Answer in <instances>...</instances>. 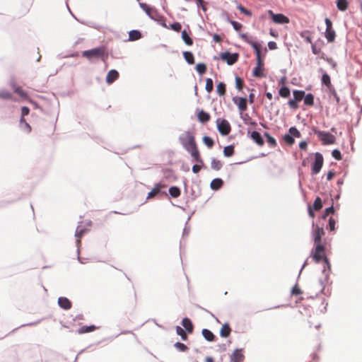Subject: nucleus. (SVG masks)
<instances>
[{
	"label": "nucleus",
	"mask_w": 362,
	"mask_h": 362,
	"mask_svg": "<svg viewBox=\"0 0 362 362\" xmlns=\"http://www.w3.org/2000/svg\"><path fill=\"white\" fill-rule=\"evenodd\" d=\"M325 232L323 227L317 225L313 226L312 236L315 245V248L312 252V258L318 263L323 260L325 263L329 264V260L325 255V240H322Z\"/></svg>",
	"instance_id": "obj_1"
},
{
	"label": "nucleus",
	"mask_w": 362,
	"mask_h": 362,
	"mask_svg": "<svg viewBox=\"0 0 362 362\" xmlns=\"http://www.w3.org/2000/svg\"><path fill=\"white\" fill-rule=\"evenodd\" d=\"M179 141L184 148L191 155L194 161L199 163H203V160L201 158L194 135L192 132H185L180 136Z\"/></svg>",
	"instance_id": "obj_2"
},
{
	"label": "nucleus",
	"mask_w": 362,
	"mask_h": 362,
	"mask_svg": "<svg viewBox=\"0 0 362 362\" xmlns=\"http://www.w3.org/2000/svg\"><path fill=\"white\" fill-rule=\"evenodd\" d=\"M82 56L88 59L90 62L101 60L105 62L107 58V52L105 46L97 47L90 49L84 50Z\"/></svg>",
	"instance_id": "obj_3"
},
{
	"label": "nucleus",
	"mask_w": 362,
	"mask_h": 362,
	"mask_svg": "<svg viewBox=\"0 0 362 362\" xmlns=\"http://www.w3.org/2000/svg\"><path fill=\"white\" fill-rule=\"evenodd\" d=\"M313 131L321 141L322 145H330L335 143L336 138L331 133L320 131L317 129H313Z\"/></svg>",
	"instance_id": "obj_4"
},
{
	"label": "nucleus",
	"mask_w": 362,
	"mask_h": 362,
	"mask_svg": "<svg viewBox=\"0 0 362 362\" xmlns=\"http://www.w3.org/2000/svg\"><path fill=\"white\" fill-rule=\"evenodd\" d=\"M293 99H291L288 102V105L291 109L296 110L298 107V103L301 101L304 96L305 92L303 90H296L293 92Z\"/></svg>",
	"instance_id": "obj_5"
},
{
	"label": "nucleus",
	"mask_w": 362,
	"mask_h": 362,
	"mask_svg": "<svg viewBox=\"0 0 362 362\" xmlns=\"http://www.w3.org/2000/svg\"><path fill=\"white\" fill-rule=\"evenodd\" d=\"M216 124L218 130L221 134L226 136L230 134L231 127L228 120L225 119H217Z\"/></svg>",
	"instance_id": "obj_6"
},
{
	"label": "nucleus",
	"mask_w": 362,
	"mask_h": 362,
	"mask_svg": "<svg viewBox=\"0 0 362 362\" xmlns=\"http://www.w3.org/2000/svg\"><path fill=\"white\" fill-rule=\"evenodd\" d=\"M323 156L322 155L317 152L315 153V161L312 165V173L313 174H317L320 173V170L322 169V167L323 165Z\"/></svg>",
	"instance_id": "obj_7"
},
{
	"label": "nucleus",
	"mask_w": 362,
	"mask_h": 362,
	"mask_svg": "<svg viewBox=\"0 0 362 362\" xmlns=\"http://www.w3.org/2000/svg\"><path fill=\"white\" fill-rule=\"evenodd\" d=\"M326 30L325 37L329 42H333L335 40L336 33L332 28V23L329 18H325Z\"/></svg>",
	"instance_id": "obj_8"
},
{
	"label": "nucleus",
	"mask_w": 362,
	"mask_h": 362,
	"mask_svg": "<svg viewBox=\"0 0 362 362\" xmlns=\"http://www.w3.org/2000/svg\"><path fill=\"white\" fill-rule=\"evenodd\" d=\"M268 13L269 14L270 17L272 18V21L275 23L278 24H285L289 23V18L281 13L275 14L273 13L272 11L269 10L268 11Z\"/></svg>",
	"instance_id": "obj_9"
},
{
	"label": "nucleus",
	"mask_w": 362,
	"mask_h": 362,
	"mask_svg": "<svg viewBox=\"0 0 362 362\" xmlns=\"http://www.w3.org/2000/svg\"><path fill=\"white\" fill-rule=\"evenodd\" d=\"M252 75L255 77H257V78H262V77L265 76V75L264 74L263 59H257V65H256V67L253 70Z\"/></svg>",
	"instance_id": "obj_10"
},
{
	"label": "nucleus",
	"mask_w": 362,
	"mask_h": 362,
	"mask_svg": "<svg viewBox=\"0 0 362 362\" xmlns=\"http://www.w3.org/2000/svg\"><path fill=\"white\" fill-rule=\"evenodd\" d=\"M221 58L223 61H226L228 64L232 65L238 61V54L237 53L231 54L228 52H226L221 54Z\"/></svg>",
	"instance_id": "obj_11"
},
{
	"label": "nucleus",
	"mask_w": 362,
	"mask_h": 362,
	"mask_svg": "<svg viewBox=\"0 0 362 362\" xmlns=\"http://www.w3.org/2000/svg\"><path fill=\"white\" fill-rule=\"evenodd\" d=\"M87 229L84 228L81 224L78 225L76 231L75 237L76 239L77 252L79 254L81 241L80 238L86 233Z\"/></svg>",
	"instance_id": "obj_12"
},
{
	"label": "nucleus",
	"mask_w": 362,
	"mask_h": 362,
	"mask_svg": "<svg viewBox=\"0 0 362 362\" xmlns=\"http://www.w3.org/2000/svg\"><path fill=\"white\" fill-rule=\"evenodd\" d=\"M233 100L234 103L238 105V107L240 112H243L247 110V99L245 98L235 97L233 98Z\"/></svg>",
	"instance_id": "obj_13"
},
{
	"label": "nucleus",
	"mask_w": 362,
	"mask_h": 362,
	"mask_svg": "<svg viewBox=\"0 0 362 362\" xmlns=\"http://www.w3.org/2000/svg\"><path fill=\"white\" fill-rule=\"evenodd\" d=\"M140 7L148 14L149 17L156 19L157 16V11L144 3H139Z\"/></svg>",
	"instance_id": "obj_14"
},
{
	"label": "nucleus",
	"mask_w": 362,
	"mask_h": 362,
	"mask_svg": "<svg viewBox=\"0 0 362 362\" xmlns=\"http://www.w3.org/2000/svg\"><path fill=\"white\" fill-rule=\"evenodd\" d=\"M119 77V73L115 69H111L106 76V82L108 84L112 83Z\"/></svg>",
	"instance_id": "obj_15"
},
{
	"label": "nucleus",
	"mask_w": 362,
	"mask_h": 362,
	"mask_svg": "<svg viewBox=\"0 0 362 362\" xmlns=\"http://www.w3.org/2000/svg\"><path fill=\"white\" fill-rule=\"evenodd\" d=\"M58 305L60 308L64 310H69L71 308V301L65 297H59L58 298Z\"/></svg>",
	"instance_id": "obj_16"
},
{
	"label": "nucleus",
	"mask_w": 362,
	"mask_h": 362,
	"mask_svg": "<svg viewBox=\"0 0 362 362\" xmlns=\"http://www.w3.org/2000/svg\"><path fill=\"white\" fill-rule=\"evenodd\" d=\"M251 138L257 145L260 146H263L264 144L262 135L258 132L253 131L251 133Z\"/></svg>",
	"instance_id": "obj_17"
},
{
	"label": "nucleus",
	"mask_w": 362,
	"mask_h": 362,
	"mask_svg": "<svg viewBox=\"0 0 362 362\" xmlns=\"http://www.w3.org/2000/svg\"><path fill=\"white\" fill-rule=\"evenodd\" d=\"M244 355L242 354L241 350L236 349L232 354V362H243Z\"/></svg>",
	"instance_id": "obj_18"
},
{
	"label": "nucleus",
	"mask_w": 362,
	"mask_h": 362,
	"mask_svg": "<svg viewBox=\"0 0 362 362\" xmlns=\"http://www.w3.org/2000/svg\"><path fill=\"white\" fill-rule=\"evenodd\" d=\"M19 127L22 131L27 134L30 133L32 129L30 125L25 120L24 118H23V117L20 119Z\"/></svg>",
	"instance_id": "obj_19"
},
{
	"label": "nucleus",
	"mask_w": 362,
	"mask_h": 362,
	"mask_svg": "<svg viewBox=\"0 0 362 362\" xmlns=\"http://www.w3.org/2000/svg\"><path fill=\"white\" fill-rule=\"evenodd\" d=\"M197 117H198L199 121L202 123L207 122L211 119L210 115L204 110H200L198 112Z\"/></svg>",
	"instance_id": "obj_20"
},
{
	"label": "nucleus",
	"mask_w": 362,
	"mask_h": 362,
	"mask_svg": "<svg viewBox=\"0 0 362 362\" xmlns=\"http://www.w3.org/2000/svg\"><path fill=\"white\" fill-rule=\"evenodd\" d=\"M240 36L243 40H244L254 49L255 51H257L261 48V45L259 43L250 40L245 34H242Z\"/></svg>",
	"instance_id": "obj_21"
},
{
	"label": "nucleus",
	"mask_w": 362,
	"mask_h": 362,
	"mask_svg": "<svg viewBox=\"0 0 362 362\" xmlns=\"http://www.w3.org/2000/svg\"><path fill=\"white\" fill-rule=\"evenodd\" d=\"M231 329L228 323L223 325L220 330V335L222 337H228L230 334Z\"/></svg>",
	"instance_id": "obj_22"
},
{
	"label": "nucleus",
	"mask_w": 362,
	"mask_h": 362,
	"mask_svg": "<svg viewBox=\"0 0 362 362\" xmlns=\"http://www.w3.org/2000/svg\"><path fill=\"white\" fill-rule=\"evenodd\" d=\"M182 325L188 333H192L193 332L194 327L189 318H184L182 321Z\"/></svg>",
	"instance_id": "obj_23"
},
{
	"label": "nucleus",
	"mask_w": 362,
	"mask_h": 362,
	"mask_svg": "<svg viewBox=\"0 0 362 362\" xmlns=\"http://www.w3.org/2000/svg\"><path fill=\"white\" fill-rule=\"evenodd\" d=\"M223 184V182L220 178L214 179L210 184V187L214 190L219 189Z\"/></svg>",
	"instance_id": "obj_24"
},
{
	"label": "nucleus",
	"mask_w": 362,
	"mask_h": 362,
	"mask_svg": "<svg viewBox=\"0 0 362 362\" xmlns=\"http://www.w3.org/2000/svg\"><path fill=\"white\" fill-rule=\"evenodd\" d=\"M337 7L339 11H344L348 8L349 2L347 0H336Z\"/></svg>",
	"instance_id": "obj_25"
},
{
	"label": "nucleus",
	"mask_w": 362,
	"mask_h": 362,
	"mask_svg": "<svg viewBox=\"0 0 362 362\" xmlns=\"http://www.w3.org/2000/svg\"><path fill=\"white\" fill-rule=\"evenodd\" d=\"M202 335L209 341H214L215 336L209 329H204L202 330Z\"/></svg>",
	"instance_id": "obj_26"
},
{
	"label": "nucleus",
	"mask_w": 362,
	"mask_h": 362,
	"mask_svg": "<svg viewBox=\"0 0 362 362\" xmlns=\"http://www.w3.org/2000/svg\"><path fill=\"white\" fill-rule=\"evenodd\" d=\"M300 36L303 37L305 41L308 43L312 44V35L311 32L309 30H304L300 33Z\"/></svg>",
	"instance_id": "obj_27"
},
{
	"label": "nucleus",
	"mask_w": 362,
	"mask_h": 362,
	"mask_svg": "<svg viewBox=\"0 0 362 362\" xmlns=\"http://www.w3.org/2000/svg\"><path fill=\"white\" fill-rule=\"evenodd\" d=\"M183 57L188 64H193L194 63V55L191 52H184Z\"/></svg>",
	"instance_id": "obj_28"
},
{
	"label": "nucleus",
	"mask_w": 362,
	"mask_h": 362,
	"mask_svg": "<svg viewBox=\"0 0 362 362\" xmlns=\"http://www.w3.org/2000/svg\"><path fill=\"white\" fill-rule=\"evenodd\" d=\"M322 82L325 84L329 89L332 86L331 83V79L327 73H324L322 76Z\"/></svg>",
	"instance_id": "obj_29"
},
{
	"label": "nucleus",
	"mask_w": 362,
	"mask_h": 362,
	"mask_svg": "<svg viewBox=\"0 0 362 362\" xmlns=\"http://www.w3.org/2000/svg\"><path fill=\"white\" fill-rule=\"evenodd\" d=\"M303 100L305 105L312 106L314 104V96L311 93H308L306 95H305Z\"/></svg>",
	"instance_id": "obj_30"
},
{
	"label": "nucleus",
	"mask_w": 362,
	"mask_h": 362,
	"mask_svg": "<svg viewBox=\"0 0 362 362\" xmlns=\"http://www.w3.org/2000/svg\"><path fill=\"white\" fill-rule=\"evenodd\" d=\"M222 163L221 160L213 158L211 162V168L215 170H219L222 168Z\"/></svg>",
	"instance_id": "obj_31"
},
{
	"label": "nucleus",
	"mask_w": 362,
	"mask_h": 362,
	"mask_svg": "<svg viewBox=\"0 0 362 362\" xmlns=\"http://www.w3.org/2000/svg\"><path fill=\"white\" fill-rule=\"evenodd\" d=\"M216 91L219 95H224L226 94V84L220 82L217 84Z\"/></svg>",
	"instance_id": "obj_32"
},
{
	"label": "nucleus",
	"mask_w": 362,
	"mask_h": 362,
	"mask_svg": "<svg viewBox=\"0 0 362 362\" xmlns=\"http://www.w3.org/2000/svg\"><path fill=\"white\" fill-rule=\"evenodd\" d=\"M264 136L267 138V141L271 147H275L277 144L276 139L272 136L269 133L265 132Z\"/></svg>",
	"instance_id": "obj_33"
},
{
	"label": "nucleus",
	"mask_w": 362,
	"mask_h": 362,
	"mask_svg": "<svg viewBox=\"0 0 362 362\" xmlns=\"http://www.w3.org/2000/svg\"><path fill=\"white\" fill-rule=\"evenodd\" d=\"M182 38L187 45L190 46L193 44L192 38L189 36L186 30L182 32Z\"/></svg>",
	"instance_id": "obj_34"
},
{
	"label": "nucleus",
	"mask_w": 362,
	"mask_h": 362,
	"mask_svg": "<svg viewBox=\"0 0 362 362\" xmlns=\"http://www.w3.org/2000/svg\"><path fill=\"white\" fill-rule=\"evenodd\" d=\"M223 154L226 157H230L234 154V146H227L223 149Z\"/></svg>",
	"instance_id": "obj_35"
},
{
	"label": "nucleus",
	"mask_w": 362,
	"mask_h": 362,
	"mask_svg": "<svg viewBox=\"0 0 362 362\" xmlns=\"http://www.w3.org/2000/svg\"><path fill=\"white\" fill-rule=\"evenodd\" d=\"M170 194L174 197L177 198L180 195V189L177 187H171L169 189Z\"/></svg>",
	"instance_id": "obj_36"
},
{
	"label": "nucleus",
	"mask_w": 362,
	"mask_h": 362,
	"mask_svg": "<svg viewBox=\"0 0 362 362\" xmlns=\"http://www.w3.org/2000/svg\"><path fill=\"white\" fill-rule=\"evenodd\" d=\"M290 89L286 86H283L279 89V93L282 98H288L290 95Z\"/></svg>",
	"instance_id": "obj_37"
},
{
	"label": "nucleus",
	"mask_w": 362,
	"mask_h": 362,
	"mask_svg": "<svg viewBox=\"0 0 362 362\" xmlns=\"http://www.w3.org/2000/svg\"><path fill=\"white\" fill-rule=\"evenodd\" d=\"M313 209L315 211H318L322 209V202L320 197H317L313 203Z\"/></svg>",
	"instance_id": "obj_38"
},
{
	"label": "nucleus",
	"mask_w": 362,
	"mask_h": 362,
	"mask_svg": "<svg viewBox=\"0 0 362 362\" xmlns=\"http://www.w3.org/2000/svg\"><path fill=\"white\" fill-rule=\"evenodd\" d=\"M176 333L181 337L182 339L186 341L187 339V335L185 331L180 327H176Z\"/></svg>",
	"instance_id": "obj_39"
},
{
	"label": "nucleus",
	"mask_w": 362,
	"mask_h": 362,
	"mask_svg": "<svg viewBox=\"0 0 362 362\" xmlns=\"http://www.w3.org/2000/svg\"><path fill=\"white\" fill-rule=\"evenodd\" d=\"M203 142L209 148H212L214 145V140L207 136L203 137Z\"/></svg>",
	"instance_id": "obj_40"
},
{
	"label": "nucleus",
	"mask_w": 362,
	"mask_h": 362,
	"mask_svg": "<svg viewBox=\"0 0 362 362\" xmlns=\"http://www.w3.org/2000/svg\"><path fill=\"white\" fill-rule=\"evenodd\" d=\"M95 326L94 325H90V326H83L81 327L79 329H78V333L79 334H83V333H87V332H92L95 329Z\"/></svg>",
	"instance_id": "obj_41"
},
{
	"label": "nucleus",
	"mask_w": 362,
	"mask_h": 362,
	"mask_svg": "<svg viewBox=\"0 0 362 362\" xmlns=\"http://www.w3.org/2000/svg\"><path fill=\"white\" fill-rule=\"evenodd\" d=\"M206 90L208 93H211L213 90L214 88V83L211 78H207L206 80V86H205Z\"/></svg>",
	"instance_id": "obj_42"
},
{
	"label": "nucleus",
	"mask_w": 362,
	"mask_h": 362,
	"mask_svg": "<svg viewBox=\"0 0 362 362\" xmlns=\"http://www.w3.org/2000/svg\"><path fill=\"white\" fill-rule=\"evenodd\" d=\"M196 69L199 74H204L206 71V66L203 63L197 64Z\"/></svg>",
	"instance_id": "obj_43"
},
{
	"label": "nucleus",
	"mask_w": 362,
	"mask_h": 362,
	"mask_svg": "<svg viewBox=\"0 0 362 362\" xmlns=\"http://www.w3.org/2000/svg\"><path fill=\"white\" fill-rule=\"evenodd\" d=\"M289 134L292 135V137L300 138L301 134L300 132L296 127H291L289 129Z\"/></svg>",
	"instance_id": "obj_44"
},
{
	"label": "nucleus",
	"mask_w": 362,
	"mask_h": 362,
	"mask_svg": "<svg viewBox=\"0 0 362 362\" xmlns=\"http://www.w3.org/2000/svg\"><path fill=\"white\" fill-rule=\"evenodd\" d=\"M12 98V95L10 92L6 90H0V98L2 99H10Z\"/></svg>",
	"instance_id": "obj_45"
},
{
	"label": "nucleus",
	"mask_w": 362,
	"mask_h": 362,
	"mask_svg": "<svg viewBox=\"0 0 362 362\" xmlns=\"http://www.w3.org/2000/svg\"><path fill=\"white\" fill-rule=\"evenodd\" d=\"M311 48H312V52L314 54L324 55V53L322 52L321 48L317 47L316 45L312 43Z\"/></svg>",
	"instance_id": "obj_46"
},
{
	"label": "nucleus",
	"mask_w": 362,
	"mask_h": 362,
	"mask_svg": "<svg viewBox=\"0 0 362 362\" xmlns=\"http://www.w3.org/2000/svg\"><path fill=\"white\" fill-rule=\"evenodd\" d=\"M284 140L288 145H292L295 141L294 139L292 137V135H290L289 134L284 135Z\"/></svg>",
	"instance_id": "obj_47"
},
{
	"label": "nucleus",
	"mask_w": 362,
	"mask_h": 362,
	"mask_svg": "<svg viewBox=\"0 0 362 362\" xmlns=\"http://www.w3.org/2000/svg\"><path fill=\"white\" fill-rule=\"evenodd\" d=\"M238 9L243 13H244L245 15L247 16H252V13L251 11H250L249 10H247V8H245L244 6H243L241 4L238 5L237 6Z\"/></svg>",
	"instance_id": "obj_48"
},
{
	"label": "nucleus",
	"mask_w": 362,
	"mask_h": 362,
	"mask_svg": "<svg viewBox=\"0 0 362 362\" xmlns=\"http://www.w3.org/2000/svg\"><path fill=\"white\" fill-rule=\"evenodd\" d=\"M244 83L243 81L240 77L235 78V86L239 90H241L243 88Z\"/></svg>",
	"instance_id": "obj_49"
},
{
	"label": "nucleus",
	"mask_w": 362,
	"mask_h": 362,
	"mask_svg": "<svg viewBox=\"0 0 362 362\" xmlns=\"http://www.w3.org/2000/svg\"><path fill=\"white\" fill-rule=\"evenodd\" d=\"M175 346L180 351H186L188 349L187 346L181 342L175 343Z\"/></svg>",
	"instance_id": "obj_50"
},
{
	"label": "nucleus",
	"mask_w": 362,
	"mask_h": 362,
	"mask_svg": "<svg viewBox=\"0 0 362 362\" xmlns=\"http://www.w3.org/2000/svg\"><path fill=\"white\" fill-rule=\"evenodd\" d=\"M303 292H302L300 288L298 285H295L293 287L292 291H291V293L293 296H298V295H300Z\"/></svg>",
	"instance_id": "obj_51"
},
{
	"label": "nucleus",
	"mask_w": 362,
	"mask_h": 362,
	"mask_svg": "<svg viewBox=\"0 0 362 362\" xmlns=\"http://www.w3.org/2000/svg\"><path fill=\"white\" fill-rule=\"evenodd\" d=\"M160 192V188L159 187H154L148 194L147 196V198H152L155 197L156 194H158Z\"/></svg>",
	"instance_id": "obj_52"
},
{
	"label": "nucleus",
	"mask_w": 362,
	"mask_h": 362,
	"mask_svg": "<svg viewBox=\"0 0 362 362\" xmlns=\"http://www.w3.org/2000/svg\"><path fill=\"white\" fill-rule=\"evenodd\" d=\"M332 156L337 160H340L342 158L341 152L337 149L332 151Z\"/></svg>",
	"instance_id": "obj_53"
},
{
	"label": "nucleus",
	"mask_w": 362,
	"mask_h": 362,
	"mask_svg": "<svg viewBox=\"0 0 362 362\" xmlns=\"http://www.w3.org/2000/svg\"><path fill=\"white\" fill-rule=\"evenodd\" d=\"M230 24L233 25V28L236 30V31H239L240 30V29L242 28L243 25L241 23L237 22V21H230Z\"/></svg>",
	"instance_id": "obj_54"
},
{
	"label": "nucleus",
	"mask_w": 362,
	"mask_h": 362,
	"mask_svg": "<svg viewBox=\"0 0 362 362\" xmlns=\"http://www.w3.org/2000/svg\"><path fill=\"white\" fill-rule=\"evenodd\" d=\"M334 209L333 206L327 208L325 211L324 215L322 216V218L325 219L327 216H329L331 214H334Z\"/></svg>",
	"instance_id": "obj_55"
},
{
	"label": "nucleus",
	"mask_w": 362,
	"mask_h": 362,
	"mask_svg": "<svg viewBox=\"0 0 362 362\" xmlns=\"http://www.w3.org/2000/svg\"><path fill=\"white\" fill-rule=\"evenodd\" d=\"M335 225H336V221L335 220L332 218V217H330L329 219V229L331 230V231H333L335 229Z\"/></svg>",
	"instance_id": "obj_56"
},
{
	"label": "nucleus",
	"mask_w": 362,
	"mask_h": 362,
	"mask_svg": "<svg viewBox=\"0 0 362 362\" xmlns=\"http://www.w3.org/2000/svg\"><path fill=\"white\" fill-rule=\"evenodd\" d=\"M329 91L331 92L332 95H333V97L334 98V99L336 100V102L337 104L339 103V101H340V99H339V95H337L335 89L334 87H332L331 88L329 89Z\"/></svg>",
	"instance_id": "obj_57"
},
{
	"label": "nucleus",
	"mask_w": 362,
	"mask_h": 362,
	"mask_svg": "<svg viewBox=\"0 0 362 362\" xmlns=\"http://www.w3.org/2000/svg\"><path fill=\"white\" fill-rule=\"evenodd\" d=\"M170 27L173 30L176 32L180 31L182 28V25L180 23H174L170 25Z\"/></svg>",
	"instance_id": "obj_58"
},
{
	"label": "nucleus",
	"mask_w": 362,
	"mask_h": 362,
	"mask_svg": "<svg viewBox=\"0 0 362 362\" xmlns=\"http://www.w3.org/2000/svg\"><path fill=\"white\" fill-rule=\"evenodd\" d=\"M30 112V109L26 107V106H23L21 108V117H23V118H24V117L25 115H28Z\"/></svg>",
	"instance_id": "obj_59"
},
{
	"label": "nucleus",
	"mask_w": 362,
	"mask_h": 362,
	"mask_svg": "<svg viewBox=\"0 0 362 362\" xmlns=\"http://www.w3.org/2000/svg\"><path fill=\"white\" fill-rule=\"evenodd\" d=\"M129 40H136V30H132L129 33Z\"/></svg>",
	"instance_id": "obj_60"
},
{
	"label": "nucleus",
	"mask_w": 362,
	"mask_h": 362,
	"mask_svg": "<svg viewBox=\"0 0 362 362\" xmlns=\"http://www.w3.org/2000/svg\"><path fill=\"white\" fill-rule=\"evenodd\" d=\"M15 93L18 94L21 97H25L26 94L24 93V91L19 87H17L14 89Z\"/></svg>",
	"instance_id": "obj_61"
},
{
	"label": "nucleus",
	"mask_w": 362,
	"mask_h": 362,
	"mask_svg": "<svg viewBox=\"0 0 362 362\" xmlns=\"http://www.w3.org/2000/svg\"><path fill=\"white\" fill-rule=\"evenodd\" d=\"M196 1H197V5L199 6H201L204 11L206 10V8L205 6L206 3L204 0H196Z\"/></svg>",
	"instance_id": "obj_62"
},
{
	"label": "nucleus",
	"mask_w": 362,
	"mask_h": 362,
	"mask_svg": "<svg viewBox=\"0 0 362 362\" xmlns=\"http://www.w3.org/2000/svg\"><path fill=\"white\" fill-rule=\"evenodd\" d=\"M201 169H202L201 165H194L192 166V172L194 173H198L201 170Z\"/></svg>",
	"instance_id": "obj_63"
},
{
	"label": "nucleus",
	"mask_w": 362,
	"mask_h": 362,
	"mask_svg": "<svg viewBox=\"0 0 362 362\" xmlns=\"http://www.w3.org/2000/svg\"><path fill=\"white\" fill-rule=\"evenodd\" d=\"M334 175H335V173L333 170H329L327 174V180H331L334 177Z\"/></svg>",
	"instance_id": "obj_64"
}]
</instances>
